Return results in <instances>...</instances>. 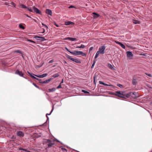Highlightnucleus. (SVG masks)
<instances>
[{
    "mask_svg": "<svg viewBox=\"0 0 152 152\" xmlns=\"http://www.w3.org/2000/svg\"><path fill=\"white\" fill-rule=\"evenodd\" d=\"M82 92L84 93H89L88 92L83 90H82Z\"/></svg>",
    "mask_w": 152,
    "mask_h": 152,
    "instance_id": "obj_39",
    "label": "nucleus"
},
{
    "mask_svg": "<svg viewBox=\"0 0 152 152\" xmlns=\"http://www.w3.org/2000/svg\"><path fill=\"white\" fill-rule=\"evenodd\" d=\"M53 61H53V60H51L49 61L48 63L50 64V63H52L53 62Z\"/></svg>",
    "mask_w": 152,
    "mask_h": 152,
    "instance_id": "obj_46",
    "label": "nucleus"
},
{
    "mask_svg": "<svg viewBox=\"0 0 152 152\" xmlns=\"http://www.w3.org/2000/svg\"><path fill=\"white\" fill-rule=\"evenodd\" d=\"M54 25L57 27H59V25L58 24H57L56 23H54Z\"/></svg>",
    "mask_w": 152,
    "mask_h": 152,
    "instance_id": "obj_47",
    "label": "nucleus"
},
{
    "mask_svg": "<svg viewBox=\"0 0 152 152\" xmlns=\"http://www.w3.org/2000/svg\"><path fill=\"white\" fill-rule=\"evenodd\" d=\"M25 15H26L27 17H28V18H31V17L30 16H28V15L26 14H25Z\"/></svg>",
    "mask_w": 152,
    "mask_h": 152,
    "instance_id": "obj_54",
    "label": "nucleus"
},
{
    "mask_svg": "<svg viewBox=\"0 0 152 152\" xmlns=\"http://www.w3.org/2000/svg\"><path fill=\"white\" fill-rule=\"evenodd\" d=\"M10 4L11 5V6H12L15 7L16 5L13 2H12L10 3Z\"/></svg>",
    "mask_w": 152,
    "mask_h": 152,
    "instance_id": "obj_34",
    "label": "nucleus"
},
{
    "mask_svg": "<svg viewBox=\"0 0 152 152\" xmlns=\"http://www.w3.org/2000/svg\"><path fill=\"white\" fill-rule=\"evenodd\" d=\"M132 97L133 98H137L138 97V96H137L136 94V93L135 92H132Z\"/></svg>",
    "mask_w": 152,
    "mask_h": 152,
    "instance_id": "obj_21",
    "label": "nucleus"
},
{
    "mask_svg": "<svg viewBox=\"0 0 152 152\" xmlns=\"http://www.w3.org/2000/svg\"><path fill=\"white\" fill-rule=\"evenodd\" d=\"M19 26L20 28L23 29H25L24 27L21 24H19Z\"/></svg>",
    "mask_w": 152,
    "mask_h": 152,
    "instance_id": "obj_32",
    "label": "nucleus"
},
{
    "mask_svg": "<svg viewBox=\"0 0 152 152\" xmlns=\"http://www.w3.org/2000/svg\"><path fill=\"white\" fill-rule=\"evenodd\" d=\"M96 77V76L95 75H94L93 77V80H94L93 83H94V84L95 85L96 84V83L95 82Z\"/></svg>",
    "mask_w": 152,
    "mask_h": 152,
    "instance_id": "obj_31",
    "label": "nucleus"
},
{
    "mask_svg": "<svg viewBox=\"0 0 152 152\" xmlns=\"http://www.w3.org/2000/svg\"><path fill=\"white\" fill-rule=\"evenodd\" d=\"M95 61H94V62H93L92 66H91V68H93L94 67V66L95 65Z\"/></svg>",
    "mask_w": 152,
    "mask_h": 152,
    "instance_id": "obj_42",
    "label": "nucleus"
},
{
    "mask_svg": "<svg viewBox=\"0 0 152 152\" xmlns=\"http://www.w3.org/2000/svg\"><path fill=\"white\" fill-rule=\"evenodd\" d=\"M52 79L53 78H50L44 81H39V82L42 84L47 83L50 82Z\"/></svg>",
    "mask_w": 152,
    "mask_h": 152,
    "instance_id": "obj_12",
    "label": "nucleus"
},
{
    "mask_svg": "<svg viewBox=\"0 0 152 152\" xmlns=\"http://www.w3.org/2000/svg\"><path fill=\"white\" fill-rule=\"evenodd\" d=\"M61 84H60L59 85H58V86H57V89H59V88H62V87H61Z\"/></svg>",
    "mask_w": 152,
    "mask_h": 152,
    "instance_id": "obj_40",
    "label": "nucleus"
},
{
    "mask_svg": "<svg viewBox=\"0 0 152 152\" xmlns=\"http://www.w3.org/2000/svg\"><path fill=\"white\" fill-rule=\"evenodd\" d=\"M75 55H81L83 56H85L86 54L81 51H75Z\"/></svg>",
    "mask_w": 152,
    "mask_h": 152,
    "instance_id": "obj_9",
    "label": "nucleus"
},
{
    "mask_svg": "<svg viewBox=\"0 0 152 152\" xmlns=\"http://www.w3.org/2000/svg\"><path fill=\"white\" fill-rule=\"evenodd\" d=\"M73 7H74V6H72V5H71V6H70L69 7V8H73Z\"/></svg>",
    "mask_w": 152,
    "mask_h": 152,
    "instance_id": "obj_53",
    "label": "nucleus"
},
{
    "mask_svg": "<svg viewBox=\"0 0 152 152\" xmlns=\"http://www.w3.org/2000/svg\"><path fill=\"white\" fill-rule=\"evenodd\" d=\"M125 91H123L121 94H124V93H125Z\"/></svg>",
    "mask_w": 152,
    "mask_h": 152,
    "instance_id": "obj_56",
    "label": "nucleus"
},
{
    "mask_svg": "<svg viewBox=\"0 0 152 152\" xmlns=\"http://www.w3.org/2000/svg\"><path fill=\"white\" fill-rule=\"evenodd\" d=\"M137 83L136 80L134 79H133L132 81V83L134 85H136Z\"/></svg>",
    "mask_w": 152,
    "mask_h": 152,
    "instance_id": "obj_25",
    "label": "nucleus"
},
{
    "mask_svg": "<svg viewBox=\"0 0 152 152\" xmlns=\"http://www.w3.org/2000/svg\"><path fill=\"white\" fill-rule=\"evenodd\" d=\"M106 46L104 45L101 46L99 47L98 51L101 54H103L104 53V51L106 49Z\"/></svg>",
    "mask_w": 152,
    "mask_h": 152,
    "instance_id": "obj_2",
    "label": "nucleus"
},
{
    "mask_svg": "<svg viewBox=\"0 0 152 152\" xmlns=\"http://www.w3.org/2000/svg\"><path fill=\"white\" fill-rule=\"evenodd\" d=\"M115 42L117 44H118L120 45V46L123 49H125V45L123 44L121 42H119L118 41H115Z\"/></svg>",
    "mask_w": 152,
    "mask_h": 152,
    "instance_id": "obj_17",
    "label": "nucleus"
},
{
    "mask_svg": "<svg viewBox=\"0 0 152 152\" xmlns=\"http://www.w3.org/2000/svg\"><path fill=\"white\" fill-rule=\"evenodd\" d=\"M99 83L100 84L103 85H104L105 86H113V85L110 84V83H109L108 84H106L105 83H104L102 81H99Z\"/></svg>",
    "mask_w": 152,
    "mask_h": 152,
    "instance_id": "obj_10",
    "label": "nucleus"
},
{
    "mask_svg": "<svg viewBox=\"0 0 152 152\" xmlns=\"http://www.w3.org/2000/svg\"><path fill=\"white\" fill-rule=\"evenodd\" d=\"M93 47H91L89 49L90 51L92 50H93Z\"/></svg>",
    "mask_w": 152,
    "mask_h": 152,
    "instance_id": "obj_48",
    "label": "nucleus"
},
{
    "mask_svg": "<svg viewBox=\"0 0 152 152\" xmlns=\"http://www.w3.org/2000/svg\"><path fill=\"white\" fill-rule=\"evenodd\" d=\"M93 14L94 15V17L95 18H98L99 16V14H97L95 12H93Z\"/></svg>",
    "mask_w": 152,
    "mask_h": 152,
    "instance_id": "obj_23",
    "label": "nucleus"
},
{
    "mask_svg": "<svg viewBox=\"0 0 152 152\" xmlns=\"http://www.w3.org/2000/svg\"><path fill=\"white\" fill-rule=\"evenodd\" d=\"M69 52L73 55H75V51H74L73 52L70 51H69Z\"/></svg>",
    "mask_w": 152,
    "mask_h": 152,
    "instance_id": "obj_35",
    "label": "nucleus"
},
{
    "mask_svg": "<svg viewBox=\"0 0 152 152\" xmlns=\"http://www.w3.org/2000/svg\"><path fill=\"white\" fill-rule=\"evenodd\" d=\"M64 39L66 40H70L72 41H77V39L76 38L70 37H66Z\"/></svg>",
    "mask_w": 152,
    "mask_h": 152,
    "instance_id": "obj_11",
    "label": "nucleus"
},
{
    "mask_svg": "<svg viewBox=\"0 0 152 152\" xmlns=\"http://www.w3.org/2000/svg\"><path fill=\"white\" fill-rule=\"evenodd\" d=\"M15 74H18L19 76L21 77H23V74L22 72H20L18 71V70H17L15 72Z\"/></svg>",
    "mask_w": 152,
    "mask_h": 152,
    "instance_id": "obj_16",
    "label": "nucleus"
},
{
    "mask_svg": "<svg viewBox=\"0 0 152 152\" xmlns=\"http://www.w3.org/2000/svg\"><path fill=\"white\" fill-rule=\"evenodd\" d=\"M117 86H118V87L121 88L123 87V86L122 85H121L120 84H118L117 85Z\"/></svg>",
    "mask_w": 152,
    "mask_h": 152,
    "instance_id": "obj_45",
    "label": "nucleus"
},
{
    "mask_svg": "<svg viewBox=\"0 0 152 152\" xmlns=\"http://www.w3.org/2000/svg\"><path fill=\"white\" fill-rule=\"evenodd\" d=\"M27 73H28V74L30 75V76L31 77H32V78H34V79L36 80H39V81H41V79H39V78H38L35 77L34 76H33L32 75H33V74H31L30 72H27Z\"/></svg>",
    "mask_w": 152,
    "mask_h": 152,
    "instance_id": "obj_14",
    "label": "nucleus"
},
{
    "mask_svg": "<svg viewBox=\"0 0 152 152\" xmlns=\"http://www.w3.org/2000/svg\"><path fill=\"white\" fill-rule=\"evenodd\" d=\"M74 24V23L70 21L66 22L65 23V25L67 26L70 25H73Z\"/></svg>",
    "mask_w": 152,
    "mask_h": 152,
    "instance_id": "obj_18",
    "label": "nucleus"
},
{
    "mask_svg": "<svg viewBox=\"0 0 152 152\" xmlns=\"http://www.w3.org/2000/svg\"><path fill=\"white\" fill-rule=\"evenodd\" d=\"M42 26H44L46 29H48V27L46 25H45L43 23H42Z\"/></svg>",
    "mask_w": 152,
    "mask_h": 152,
    "instance_id": "obj_36",
    "label": "nucleus"
},
{
    "mask_svg": "<svg viewBox=\"0 0 152 152\" xmlns=\"http://www.w3.org/2000/svg\"><path fill=\"white\" fill-rule=\"evenodd\" d=\"M108 66L111 69H113L114 66L112 65L111 64H109L108 65Z\"/></svg>",
    "mask_w": 152,
    "mask_h": 152,
    "instance_id": "obj_29",
    "label": "nucleus"
},
{
    "mask_svg": "<svg viewBox=\"0 0 152 152\" xmlns=\"http://www.w3.org/2000/svg\"><path fill=\"white\" fill-rule=\"evenodd\" d=\"M33 85H34L37 88H39V87L37 86L36 84L34 83H32Z\"/></svg>",
    "mask_w": 152,
    "mask_h": 152,
    "instance_id": "obj_38",
    "label": "nucleus"
},
{
    "mask_svg": "<svg viewBox=\"0 0 152 152\" xmlns=\"http://www.w3.org/2000/svg\"><path fill=\"white\" fill-rule=\"evenodd\" d=\"M151 88L152 89V88Z\"/></svg>",
    "mask_w": 152,
    "mask_h": 152,
    "instance_id": "obj_60",
    "label": "nucleus"
},
{
    "mask_svg": "<svg viewBox=\"0 0 152 152\" xmlns=\"http://www.w3.org/2000/svg\"><path fill=\"white\" fill-rule=\"evenodd\" d=\"M132 92H131L128 94H125L124 95V96H126L127 98H129V97L130 96H132Z\"/></svg>",
    "mask_w": 152,
    "mask_h": 152,
    "instance_id": "obj_19",
    "label": "nucleus"
},
{
    "mask_svg": "<svg viewBox=\"0 0 152 152\" xmlns=\"http://www.w3.org/2000/svg\"><path fill=\"white\" fill-rule=\"evenodd\" d=\"M111 94L113 95H115L116 96H118L120 98H125L124 97V94H114V93H112Z\"/></svg>",
    "mask_w": 152,
    "mask_h": 152,
    "instance_id": "obj_13",
    "label": "nucleus"
},
{
    "mask_svg": "<svg viewBox=\"0 0 152 152\" xmlns=\"http://www.w3.org/2000/svg\"><path fill=\"white\" fill-rule=\"evenodd\" d=\"M22 149L23 150H25V149Z\"/></svg>",
    "mask_w": 152,
    "mask_h": 152,
    "instance_id": "obj_59",
    "label": "nucleus"
},
{
    "mask_svg": "<svg viewBox=\"0 0 152 152\" xmlns=\"http://www.w3.org/2000/svg\"><path fill=\"white\" fill-rule=\"evenodd\" d=\"M45 32V30L44 29H43V32H42V33H44Z\"/></svg>",
    "mask_w": 152,
    "mask_h": 152,
    "instance_id": "obj_55",
    "label": "nucleus"
},
{
    "mask_svg": "<svg viewBox=\"0 0 152 152\" xmlns=\"http://www.w3.org/2000/svg\"><path fill=\"white\" fill-rule=\"evenodd\" d=\"M33 9L34 12L37 14H39L41 15V12L37 8L35 7H33Z\"/></svg>",
    "mask_w": 152,
    "mask_h": 152,
    "instance_id": "obj_6",
    "label": "nucleus"
},
{
    "mask_svg": "<svg viewBox=\"0 0 152 152\" xmlns=\"http://www.w3.org/2000/svg\"><path fill=\"white\" fill-rule=\"evenodd\" d=\"M61 149L63 150H65V151H66V149L64 148H61Z\"/></svg>",
    "mask_w": 152,
    "mask_h": 152,
    "instance_id": "obj_51",
    "label": "nucleus"
},
{
    "mask_svg": "<svg viewBox=\"0 0 152 152\" xmlns=\"http://www.w3.org/2000/svg\"><path fill=\"white\" fill-rule=\"evenodd\" d=\"M16 134L18 136L21 137H23L24 135V133L21 131L17 132Z\"/></svg>",
    "mask_w": 152,
    "mask_h": 152,
    "instance_id": "obj_8",
    "label": "nucleus"
},
{
    "mask_svg": "<svg viewBox=\"0 0 152 152\" xmlns=\"http://www.w3.org/2000/svg\"><path fill=\"white\" fill-rule=\"evenodd\" d=\"M27 40L28 41L30 42H33L34 43H36L35 42H34V41H33L31 40H30V39H28Z\"/></svg>",
    "mask_w": 152,
    "mask_h": 152,
    "instance_id": "obj_43",
    "label": "nucleus"
},
{
    "mask_svg": "<svg viewBox=\"0 0 152 152\" xmlns=\"http://www.w3.org/2000/svg\"><path fill=\"white\" fill-rule=\"evenodd\" d=\"M65 63H66V61L65 62Z\"/></svg>",
    "mask_w": 152,
    "mask_h": 152,
    "instance_id": "obj_58",
    "label": "nucleus"
},
{
    "mask_svg": "<svg viewBox=\"0 0 152 152\" xmlns=\"http://www.w3.org/2000/svg\"><path fill=\"white\" fill-rule=\"evenodd\" d=\"M65 49L67 51H68V52H69V51H70L69 50V49L66 48V47H65Z\"/></svg>",
    "mask_w": 152,
    "mask_h": 152,
    "instance_id": "obj_49",
    "label": "nucleus"
},
{
    "mask_svg": "<svg viewBox=\"0 0 152 152\" xmlns=\"http://www.w3.org/2000/svg\"><path fill=\"white\" fill-rule=\"evenodd\" d=\"M59 76V75L58 73H56L53 75L52 76V77L54 78H56V77H58Z\"/></svg>",
    "mask_w": 152,
    "mask_h": 152,
    "instance_id": "obj_26",
    "label": "nucleus"
},
{
    "mask_svg": "<svg viewBox=\"0 0 152 152\" xmlns=\"http://www.w3.org/2000/svg\"><path fill=\"white\" fill-rule=\"evenodd\" d=\"M20 7L22 8H25V9L27 8V7H26L24 5L21 4H20Z\"/></svg>",
    "mask_w": 152,
    "mask_h": 152,
    "instance_id": "obj_27",
    "label": "nucleus"
},
{
    "mask_svg": "<svg viewBox=\"0 0 152 152\" xmlns=\"http://www.w3.org/2000/svg\"><path fill=\"white\" fill-rule=\"evenodd\" d=\"M127 57L128 59H131L132 58L133 56V54L132 52L130 51H128L126 52Z\"/></svg>",
    "mask_w": 152,
    "mask_h": 152,
    "instance_id": "obj_4",
    "label": "nucleus"
},
{
    "mask_svg": "<svg viewBox=\"0 0 152 152\" xmlns=\"http://www.w3.org/2000/svg\"><path fill=\"white\" fill-rule=\"evenodd\" d=\"M57 141L58 142H59V141L58 140H57Z\"/></svg>",
    "mask_w": 152,
    "mask_h": 152,
    "instance_id": "obj_57",
    "label": "nucleus"
},
{
    "mask_svg": "<svg viewBox=\"0 0 152 152\" xmlns=\"http://www.w3.org/2000/svg\"><path fill=\"white\" fill-rule=\"evenodd\" d=\"M85 46L84 45H81L80 46H77L76 47V48H85Z\"/></svg>",
    "mask_w": 152,
    "mask_h": 152,
    "instance_id": "obj_24",
    "label": "nucleus"
},
{
    "mask_svg": "<svg viewBox=\"0 0 152 152\" xmlns=\"http://www.w3.org/2000/svg\"><path fill=\"white\" fill-rule=\"evenodd\" d=\"M15 52L16 53H20V54H22V53L21 51H20V50H16L15 51Z\"/></svg>",
    "mask_w": 152,
    "mask_h": 152,
    "instance_id": "obj_33",
    "label": "nucleus"
},
{
    "mask_svg": "<svg viewBox=\"0 0 152 152\" xmlns=\"http://www.w3.org/2000/svg\"><path fill=\"white\" fill-rule=\"evenodd\" d=\"M121 94V93L120 92V91H117L116 92L115 94Z\"/></svg>",
    "mask_w": 152,
    "mask_h": 152,
    "instance_id": "obj_44",
    "label": "nucleus"
},
{
    "mask_svg": "<svg viewBox=\"0 0 152 152\" xmlns=\"http://www.w3.org/2000/svg\"><path fill=\"white\" fill-rule=\"evenodd\" d=\"M34 38L36 39L40 40V41H44L46 40L45 37L39 36H35Z\"/></svg>",
    "mask_w": 152,
    "mask_h": 152,
    "instance_id": "obj_3",
    "label": "nucleus"
},
{
    "mask_svg": "<svg viewBox=\"0 0 152 152\" xmlns=\"http://www.w3.org/2000/svg\"><path fill=\"white\" fill-rule=\"evenodd\" d=\"M33 75L34 76L39 78H43L47 76L48 75V74L47 73H45L40 75H37L35 74H33Z\"/></svg>",
    "mask_w": 152,
    "mask_h": 152,
    "instance_id": "obj_7",
    "label": "nucleus"
},
{
    "mask_svg": "<svg viewBox=\"0 0 152 152\" xmlns=\"http://www.w3.org/2000/svg\"><path fill=\"white\" fill-rule=\"evenodd\" d=\"M145 74L146 75H147V76H148L149 77H152V75L151 74H150L145 73Z\"/></svg>",
    "mask_w": 152,
    "mask_h": 152,
    "instance_id": "obj_37",
    "label": "nucleus"
},
{
    "mask_svg": "<svg viewBox=\"0 0 152 152\" xmlns=\"http://www.w3.org/2000/svg\"><path fill=\"white\" fill-rule=\"evenodd\" d=\"M28 10L30 12H33V10L31 9V8H27Z\"/></svg>",
    "mask_w": 152,
    "mask_h": 152,
    "instance_id": "obj_41",
    "label": "nucleus"
},
{
    "mask_svg": "<svg viewBox=\"0 0 152 152\" xmlns=\"http://www.w3.org/2000/svg\"><path fill=\"white\" fill-rule=\"evenodd\" d=\"M53 110V109H52V110H51L50 113L49 114L47 113L46 114V117H47V119H49V118L48 117L47 115H50L51 114V113H52V112Z\"/></svg>",
    "mask_w": 152,
    "mask_h": 152,
    "instance_id": "obj_30",
    "label": "nucleus"
},
{
    "mask_svg": "<svg viewBox=\"0 0 152 152\" xmlns=\"http://www.w3.org/2000/svg\"><path fill=\"white\" fill-rule=\"evenodd\" d=\"M46 142L48 143V145L49 148L51 147L54 144L53 142L49 140H47Z\"/></svg>",
    "mask_w": 152,
    "mask_h": 152,
    "instance_id": "obj_5",
    "label": "nucleus"
},
{
    "mask_svg": "<svg viewBox=\"0 0 152 152\" xmlns=\"http://www.w3.org/2000/svg\"><path fill=\"white\" fill-rule=\"evenodd\" d=\"M48 90L49 92H53L56 91V89L55 88H49Z\"/></svg>",
    "mask_w": 152,
    "mask_h": 152,
    "instance_id": "obj_22",
    "label": "nucleus"
},
{
    "mask_svg": "<svg viewBox=\"0 0 152 152\" xmlns=\"http://www.w3.org/2000/svg\"><path fill=\"white\" fill-rule=\"evenodd\" d=\"M99 54H100V53L97 51L96 52V53L94 58L95 59H96V58H97L98 57V55H99Z\"/></svg>",
    "mask_w": 152,
    "mask_h": 152,
    "instance_id": "obj_28",
    "label": "nucleus"
},
{
    "mask_svg": "<svg viewBox=\"0 0 152 152\" xmlns=\"http://www.w3.org/2000/svg\"><path fill=\"white\" fill-rule=\"evenodd\" d=\"M5 4L6 5H8V6H10L9 4L7 2H5Z\"/></svg>",
    "mask_w": 152,
    "mask_h": 152,
    "instance_id": "obj_50",
    "label": "nucleus"
},
{
    "mask_svg": "<svg viewBox=\"0 0 152 152\" xmlns=\"http://www.w3.org/2000/svg\"><path fill=\"white\" fill-rule=\"evenodd\" d=\"M66 57L67 58L70 60H71L72 61L76 63H81V61L80 60H79L77 58H72V57H71L70 56L68 55H66Z\"/></svg>",
    "mask_w": 152,
    "mask_h": 152,
    "instance_id": "obj_1",
    "label": "nucleus"
},
{
    "mask_svg": "<svg viewBox=\"0 0 152 152\" xmlns=\"http://www.w3.org/2000/svg\"><path fill=\"white\" fill-rule=\"evenodd\" d=\"M45 13L48 15H49L51 16L52 15V11L50 9H47L46 10Z\"/></svg>",
    "mask_w": 152,
    "mask_h": 152,
    "instance_id": "obj_15",
    "label": "nucleus"
},
{
    "mask_svg": "<svg viewBox=\"0 0 152 152\" xmlns=\"http://www.w3.org/2000/svg\"><path fill=\"white\" fill-rule=\"evenodd\" d=\"M132 22L135 24H140V23L138 20L135 19L132 20Z\"/></svg>",
    "mask_w": 152,
    "mask_h": 152,
    "instance_id": "obj_20",
    "label": "nucleus"
},
{
    "mask_svg": "<svg viewBox=\"0 0 152 152\" xmlns=\"http://www.w3.org/2000/svg\"><path fill=\"white\" fill-rule=\"evenodd\" d=\"M63 82H64L63 80L62 79V81L60 83V84H61L63 83Z\"/></svg>",
    "mask_w": 152,
    "mask_h": 152,
    "instance_id": "obj_52",
    "label": "nucleus"
}]
</instances>
